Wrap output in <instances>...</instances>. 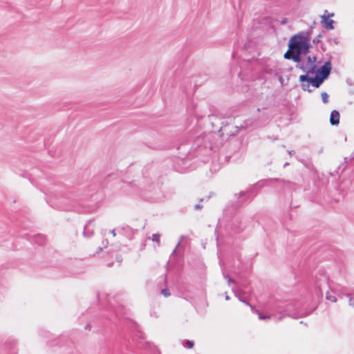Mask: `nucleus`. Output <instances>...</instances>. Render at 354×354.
<instances>
[{
	"label": "nucleus",
	"mask_w": 354,
	"mask_h": 354,
	"mask_svg": "<svg viewBox=\"0 0 354 354\" xmlns=\"http://www.w3.org/2000/svg\"><path fill=\"white\" fill-rule=\"evenodd\" d=\"M339 113L336 111L333 110L330 113V123L331 125H337L339 123Z\"/></svg>",
	"instance_id": "nucleus-7"
},
{
	"label": "nucleus",
	"mask_w": 354,
	"mask_h": 354,
	"mask_svg": "<svg viewBox=\"0 0 354 354\" xmlns=\"http://www.w3.org/2000/svg\"><path fill=\"white\" fill-rule=\"evenodd\" d=\"M328 299H330L332 301H335L336 299L334 297H332V298L327 297Z\"/></svg>",
	"instance_id": "nucleus-13"
},
{
	"label": "nucleus",
	"mask_w": 354,
	"mask_h": 354,
	"mask_svg": "<svg viewBox=\"0 0 354 354\" xmlns=\"http://www.w3.org/2000/svg\"><path fill=\"white\" fill-rule=\"evenodd\" d=\"M310 37L307 33H299L292 36L290 39L288 47L294 48L299 55L307 53L310 48Z\"/></svg>",
	"instance_id": "nucleus-1"
},
{
	"label": "nucleus",
	"mask_w": 354,
	"mask_h": 354,
	"mask_svg": "<svg viewBox=\"0 0 354 354\" xmlns=\"http://www.w3.org/2000/svg\"><path fill=\"white\" fill-rule=\"evenodd\" d=\"M302 86H303V88H304V90H306V86H307V87H308V86H309V85H306L305 84H304L302 85Z\"/></svg>",
	"instance_id": "nucleus-14"
},
{
	"label": "nucleus",
	"mask_w": 354,
	"mask_h": 354,
	"mask_svg": "<svg viewBox=\"0 0 354 354\" xmlns=\"http://www.w3.org/2000/svg\"><path fill=\"white\" fill-rule=\"evenodd\" d=\"M286 21V19H284L282 21V22H283V23H285Z\"/></svg>",
	"instance_id": "nucleus-16"
},
{
	"label": "nucleus",
	"mask_w": 354,
	"mask_h": 354,
	"mask_svg": "<svg viewBox=\"0 0 354 354\" xmlns=\"http://www.w3.org/2000/svg\"><path fill=\"white\" fill-rule=\"evenodd\" d=\"M284 57L287 59H292L296 62H299L300 61V55L296 53V50L294 48H290L289 47L288 50L285 53Z\"/></svg>",
	"instance_id": "nucleus-6"
},
{
	"label": "nucleus",
	"mask_w": 354,
	"mask_h": 354,
	"mask_svg": "<svg viewBox=\"0 0 354 354\" xmlns=\"http://www.w3.org/2000/svg\"><path fill=\"white\" fill-rule=\"evenodd\" d=\"M246 305L248 306H250L251 308H252V306L251 305H250V304L247 301H243Z\"/></svg>",
	"instance_id": "nucleus-15"
},
{
	"label": "nucleus",
	"mask_w": 354,
	"mask_h": 354,
	"mask_svg": "<svg viewBox=\"0 0 354 354\" xmlns=\"http://www.w3.org/2000/svg\"><path fill=\"white\" fill-rule=\"evenodd\" d=\"M321 96H322V100L323 102L325 104L327 103L328 98V94L325 92H323V93H322Z\"/></svg>",
	"instance_id": "nucleus-8"
},
{
	"label": "nucleus",
	"mask_w": 354,
	"mask_h": 354,
	"mask_svg": "<svg viewBox=\"0 0 354 354\" xmlns=\"http://www.w3.org/2000/svg\"><path fill=\"white\" fill-rule=\"evenodd\" d=\"M331 70V64L330 62H326L320 68L317 75H319L324 80L328 77Z\"/></svg>",
	"instance_id": "nucleus-5"
},
{
	"label": "nucleus",
	"mask_w": 354,
	"mask_h": 354,
	"mask_svg": "<svg viewBox=\"0 0 354 354\" xmlns=\"http://www.w3.org/2000/svg\"><path fill=\"white\" fill-rule=\"evenodd\" d=\"M161 294L165 297H168L170 296V292L168 289L165 288L161 290Z\"/></svg>",
	"instance_id": "nucleus-9"
},
{
	"label": "nucleus",
	"mask_w": 354,
	"mask_h": 354,
	"mask_svg": "<svg viewBox=\"0 0 354 354\" xmlns=\"http://www.w3.org/2000/svg\"><path fill=\"white\" fill-rule=\"evenodd\" d=\"M316 57H313V59L310 57H308V64L306 66V73L307 74H317L319 72V68L315 64Z\"/></svg>",
	"instance_id": "nucleus-3"
},
{
	"label": "nucleus",
	"mask_w": 354,
	"mask_h": 354,
	"mask_svg": "<svg viewBox=\"0 0 354 354\" xmlns=\"http://www.w3.org/2000/svg\"><path fill=\"white\" fill-rule=\"evenodd\" d=\"M152 241L158 243L160 241V235L157 234H153L152 235Z\"/></svg>",
	"instance_id": "nucleus-12"
},
{
	"label": "nucleus",
	"mask_w": 354,
	"mask_h": 354,
	"mask_svg": "<svg viewBox=\"0 0 354 354\" xmlns=\"http://www.w3.org/2000/svg\"><path fill=\"white\" fill-rule=\"evenodd\" d=\"M257 314H258L259 318L260 319H270V316L263 315L261 313H260L259 312H258Z\"/></svg>",
	"instance_id": "nucleus-11"
},
{
	"label": "nucleus",
	"mask_w": 354,
	"mask_h": 354,
	"mask_svg": "<svg viewBox=\"0 0 354 354\" xmlns=\"http://www.w3.org/2000/svg\"><path fill=\"white\" fill-rule=\"evenodd\" d=\"M333 16V14L324 15L321 17V23L323 24L324 28L327 30H332L334 28L333 23L334 21L330 19Z\"/></svg>",
	"instance_id": "nucleus-4"
},
{
	"label": "nucleus",
	"mask_w": 354,
	"mask_h": 354,
	"mask_svg": "<svg viewBox=\"0 0 354 354\" xmlns=\"http://www.w3.org/2000/svg\"><path fill=\"white\" fill-rule=\"evenodd\" d=\"M299 81L301 82L307 81L311 83L315 88H318L322 84L324 80L319 77V75H316L315 77H309L307 75H302L299 77Z\"/></svg>",
	"instance_id": "nucleus-2"
},
{
	"label": "nucleus",
	"mask_w": 354,
	"mask_h": 354,
	"mask_svg": "<svg viewBox=\"0 0 354 354\" xmlns=\"http://www.w3.org/2000/svg\"><path fill=\"white\" fill-rule=\"evenodd\" d=\"M186 345L188 348H192L194 346V342L192 340H187Z\"/></svg>",
	"instance_id": "nucleus-10"
}]
</instances>
